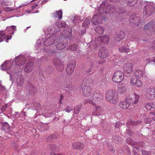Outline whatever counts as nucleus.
<instances>
[{
	"label": "nucleus",
	"instance_id": "1",
	"mask_svg": "<svg viewBox=\"0 0 155 155\" xmlns=\"http://www.w3.org/2000/svg\"><path fill=\"white\" fill-rule=\"evenodd\" d=\"M115 10V8L114 6L109 5L108 2L103 3L101 4L100 6L96 9L95 12L96 14L94 15L92 18V22L93 24L97 25L101 23L102 16L101 15L108 14L109 12H113Z\"/></svg>",
	"mask_w": 155,
	"mask_h": 155
},
{
	"label": "nucleus",
	"instance_id": "2",
	"mask_svg": "<svg viewBox=\"0 0 155 155\" xmlns=\"http://www.w3.org/2000/svg\"><path fill=\"white\" fill-rule=\"evenodd\" d=\"M11 66V62L6 61L1 65V68L2 70H5L7 71V73L10 75V80L12 81V83L16 82L18 84V86L21 87L24 81V79L22 78V73L21 72H16V71L9 72L8 70L10 69Z\"/></svg>",
	"mask_w": 155,
	"mask_h": 155
},
{
	"label": "nucleus",
	"instance_id": "3",
	"mask_svg": "<svg viewBox=\"0 0 155 155\" xmlns=\"http://www.w3.org/2000/svg\"><path fill=\"white\" fill-rule=\"evenodd\" d=\"M16 31V26L12 25L7 27L4 31H0V42L2 41L4 39L7 42L10 40L12 35Z\"/></svg>",
	"mask_w": 155,
	"mask_h": 155
},
{
	"label": "nucleus",
	"instance_id": "4",
	"mask_svg": "<svg viewBox=\"0 0 155 155\" xmlns=\"http://www.w3.org/2000/svg\"><path fill=\"white\" fill-rule=\"evenodd\" d=\"M106 100L112 104H116L118 101V95L115 90L107 91L106 94Z\"/></svg>",
	"mask_w": 155,
	"mask_h": 155
},
{
	"label": "nucleus",
	"instance_id": "5",
	"mask_svg": "<svg viewBox=\"0 0 155 155\" xmlns=\"http://www.w3.org/2000/svg\"><path fill=\"white\" fill-rule=\"evenodd\" d=\"M92 98V99H90L88 101V103L95 106L97 104L100 103L103 99V97L100 94V92L97 91L93 93Z\"/></svg>",
	"mask_w": 155,
	"mask_h": 155
},
{
	"label": "nucleus",
	"instance_id": "6",
	"mask_svg": "<svg viewBox=\"0 0 155 155\" xmlns=\"http://www.w3.org/2000/svg\"><path fill=\"white\" fill-rule=\"evenodd\" d=\"M124 76L123 73L120 71H116L112 77L113 81L115 83H119L124 80Z\"/></svg>",
	"mask_w": 155,
	"mask_h": 155
},
{
	"label": "nucleus",
	"instance_id": "7",
	"mask_svg": "<svg viewBox=\"0 0 155 155\" xmlns=\"http://www.w3.org/2000/svg\"><path fill=\"white\" fill-rule=\"evenodd\" d=\"M26 60L25 56L19 55L15 58L13 61V62L15 63V64L19 67L24 64Z\"/></svg>",
	"mask_w": 155,
	"mask_h": 155
},
{
	"label": "nucleus",
	"instance_id": "8",
	"mask_svg": "<svg viewBox=\"0 0 155 155\" xmlns=\"http://www.w3.org/2000/svg\"><path fill=\"white\" fill-rule=\"evenodd\" d=\"M134 62L130 60L124 64L123 67V70L125 73L130 74L132 71L134 66Z\"/></svg>",
	"mask_w": 155,
	"mask_h": 155
},
{
	"label": "nucleus",
	"instance_id": "9",
	"mask_svg": "<svg viewBox=\"0 0 155 155\" xmlns=\"http://www.w3.org/2000/svg\"><path fill=\"white\" fill-rule=\"evenodd\" d=\"M109 39V37L108 35H104L102 37H98L95 38V43L97 45L99 44H105L107 43Z\"/></svg>",
	"mask_w": 155,
	"mask_h": 155
},
{
	"label": "nucleus",
	"instance_id": "10",
	"mask_svg": "<svg viewBox=\"0 0 155 155\" xmlns=\"http://www.w3.org/2000/svg\"><path fill=\"white\" fill-rule=\"evenodd\" d=\"M130 84L132 86H135L138 87H141L143 84L142 81L134 76L131 77Z\"/></svg>",
	"mask_w": 155,
	"mask_h": 155
},
{
	"label": "nucleus",
	"instance_id": "11",
	"mask_svg": "<svg viewBox=\"0 0 155 155\" xmlns=\"http://www.w3.org/2000/svg\"><path fill=\"white\" fill-rule=\"evenodd\" d=\"M56 36L55 35H51L43 41L44 45L46 46H48L52 45L54 42V44H55L57 41L56 40L57 39L54 40Z\"/></svg>",
	"mask_w": 155,
	"mask_h": 155
},
{
	"label": "nucleus",
	"instance_id": "12",
	"mask_svg": "<svg viewBox=\"0 0 155 155\" xmlns=\"http://www.w3.org/2000/svg\"><path fill=\"white\" fill-rule=\"evenodd\" d=\"M143 13L148 16L150 15L155 12V9L151 5H146L145 7L144 8Z\"/></svg>",
	"mask_w": 155,
	"mask_h": 155
},
{
	"label": "nucleus",
	"instance_id": "13",
	"mask_svg": "<svg viewBox=\"0 0 155 155\" xmlns=\"http://www.w3.org/2000/svg\"><path fill=\"white\" fill-rule=\"evenodd\" d=\"M53 62L56 68L58 71L59 72H62L64 70V66L59 59L53 60Z\"/></svg>",
	"mask_w": 155,
	"mask_h": 155
},
{
	"label": "nucleus",
	"instance_id": "14",
	"mask_svg": "<svg viewBox=\"0 0 155 155\" xmlns=\"http://www.w3.org/2000/svg\"><path fill=\"white\" fill-rule=\"evenodd\" d=\"M134 72L135 77H137L140 78H145L147 76L144 71L143 70H134Z\"/></svg>",
	"mask_w": 155,
	"mask_h": 155
},
{
	"label": "nucleus",
	"instance_id": "15",
	"mask_svg": "<svg viewBox=\"0 0 155 155\" xmlns=\"http://www.w3.org/2000/svg\"><path fill=\"white\" fill-rule=\"evenodd\" d=\"M139 96L135 94L132 95L130 97H127V98H128V100H130L129 102L130 104L132 103L134 104L137 103L139 99Z\"/></svg>",
	"mask_w": 155,
	"mask_h": 155
},
{
	"label": "nucleus",
	"instance_id": "16",
	"mask_svg": "<svg viewBox=\"0 0 155 155\" xmlns=\"http://www.w3.org/2000/svg\"><path fill=\"white\" fill-rule=\"evenodd\" d=\"M73 149L77 150H80L84 147V145L83 143L79 142H75L73 143L72 145Z\"/></svg>",
	"mask_w": 155,
	"mask_h": 155
},
{
	"label": "nucleus",
	"instance_id": "17",
	"mask_svg": "<svg viewBox=\"0 0 155 155\" xmlns=\"http://www.w3.org/2000/svg\"><path fill=\"white\" fill-rule=\"evenodd\" d=\"M130 100L128 98H126V100L120 102V107L123 109H128L129 107L130 104Z\"/></svg>",
	"mask_w": 155,
	"mask_h": 155
},
{
	"label": "nucleus",
	"instance_id": "18",
	"mask_svg": "<svg viewBox=\"0 0 155 155\" xmlns=\"http://www.w3.org/2000/svg\"><path fill=\"white\" fill-rule=\"evenodd\" d=\"M98 55L99 57L102 58H104L107 56V51L105 47L101 48L98 52Z\"/></svg>",
	"mask_w": 155,
	"mask_h": 155
},
{
	"label": "nucleus",
	"instance_id": "19",
	"mask_svg": "<svg viewBox=\"0 0 155 155\" xmlns=\"http://www.w3.org/2000/svg\"><path fill=\"white\" fill-rule=\"evenodd\" d=\"M45 34H51L55 33L59 31L57 28L56 29L54 27H49L48 28H45L43 29Z\"/></svg>",
	"mask_w": 155,
	"mask_h": 155
},
{
	"label": "nucleus",
	"instance_id": "20",
	"mask_svg": "<svg viewBox=\"0 0 155 155\" xmlns=\"http://www.w3.org/2000/svg\"><path fill=\"white\" fill-rule=\"evenodd\" d=\"M118 89L117 91L120 94L125 93L126 91V85L124 84H119L118 85Z\"/></svg>",
	"mask_w": 155,
	"mask_h": 155
},
{
	"label": "nucleus",
	"instance_id": "21",
	"mask_svg": "<svg viewBox=\"0 0 155 155\" xmlns=\"http://www.w3.org/2000/svg\"><path fill=\"white\" fill-rule=\"evenodd\" d=\"M91 91V88L89 86H85L83 89L82 92L85 96H88L90 95Z\"/></svg>",
	"mask_w": 155,
	"mask_h": 155
},
{
	"label": "nucleus",
	"instance_id": "22",
	"mask_svg": "<svg viewBox=\"0 0 155 155\" xmlns=\"http://www.w3.org/2000/svg\"><path fill=\"white\" fill-rule=\"evenodd\" d=\"M33 68V63L31 62L27 64L24 69V71L27 73L31 72Z\"/></svg>",
	"mask_w": 155,
	"mask_h": 155
},
{
	"label": "nucleus",
	"instance_id": "23",
	"mask_svg": "<svg viewBox=\"0 0 155 155\" xmlns=\"http://www.w3.org/2000/svg\"><path fill=\"white\" fill-rule=\"evenodd\" d=\"M147 96L149 98L152 99L155 97V88L153 87L149 89L148 91Z\"/></svg>",
	"mask_w": 155,
	"mask_h": 155
},
{
	"label": "nucleus",
	"instance_id": "24",
	"mask_svg": "<svg viewBox=\"0 0 155 155\" xmlns=\"http://www.w3.org/2000/svg\"><path fill=\"white\" fill-rule=\"evenodd\" d=\"M146 109L147 110H152V111L155 109V102H149L145 105Z\"/></svg>",
	"mask_w": 155,
	"mask_h": 155
},
{
	"label": "nucleus",
	"instance_id": "25",
	"mask_svg": "<svg viewBox=\"0 0 155 155\" xmlns=\"http://www.w3.org/2000/svg\"><path fill=\"white\" fill-rule=\"evenodd\" d=\"M145 29H149L151 31H155V26H154L152 22H149L144 26Z\"/></svg>",
	"mask_w": 155,
	"mask_h": 155
},
{
	"label": "nucleus",
	"instance_id": "26",
	"mask_svg": "<svg viewBox=\"0 0 155 155\" xmlns=\"http://www.w3.org/2000/svg\"><path fill=\"white\" fill-rule=\"evenodd\" d=\"M111 2H119L120 0H109ZM128 4L130 6H133L137 2V0H126Z\"/></svg>",
	"mask_w": 155,
	"mask_h": 155
},
{
	"label": "nucleus",
	"instance_id": "27",
	"mask_svg": "<svg viewBox=\"0 0 155 155\" xmlns=\"http://www.w3.org/2000/svg\"><path fill=\"white\" fill-rule=\"evenodd\" d=\"M150 116L149 118H146L145 119V122L146 123H149L151 122L152 120L151 118L153 119L154 120H155V112H152L150 113Z\"/></svg>",
	"mask_w": 155,
	"mask_h": 155
},
{
	"label": "nucleus",
	"instance_id": "28",
	"mask_svg": "<svg viewBox=\"0 0 155 155\" xmlns=\"http://www.w3.org/2000/svg\"><path fill=\"white\" fill-rule=\"evenodd\" d=\"M75 65V64H71L67 66L66 70L67 73L68 74H70L73 72Z\"/></svg>",
	"mask_w": 155,
	"mask_h": 155
},
{
	"label": "nucleus",
	"instance_id": "29",
	"mask_svg": "<svg viewBox=\"0 0 155 155\" xmlns=\"http://www.w3.org/2000/svg\"><path fill=\"white\" fill-rule=\"evenodd\" d=\"M62 41H60L59 43H58L56 45V48L58 50H60L64 48L66 45V44L63 43Z\"/></svg>",
	"mask_w": 155,
	"mask_h": 155
},
{
	"label": "nucleus",
	"instance_id": "30",
	"mask_svg": "<svg viewBox=\"0 0 155 155\" xmlns=\"http://www.w3.org/2000/svg\"><path fill=\"white\" fill-rule=\"evenodd\" d=\"M124 33L122 32H121L117 35V37L115 38V40L118 41L122 40L124 38Z\"/></svg>",
	"mask_w": 155,
	"mask_h": 155
},
{
	"label": "nucleus",
	"instance_id": "31",
	"mask_svg": "<svg viewBox=\"0 0 155 155\" xmlns=\"http://www.w3.org/2000/svg\"><path fill=\"white\" fill-rule=\"evenodd\" d=\"M132 18V22L135 25H138L140 23V18L138 17L135 16Z\"/></svg>",
	"mask_w": 155,
	"mask_h": 155
},
{
	"label": "nucleus",
	"instance_id": "32",
	"mask_svg": "<svg viewBox=\"0 0 155 155\" xmlns=\"http://www.w3.org/2000/svg\"><path fill=\"white\" fill-rule=\"evenodd\" d=\"M62 12L61 10H60L58 11H56L54 13V16L55 17H58L59 19H61L62 18Z\"/></svg>",
	"mask_w": 155,
	"mask_h": 155
},
{
	"label": "nucleus",
	"instance_id": "33",
	"mask_svg": "<svg viewBox=\"0 0 155 155\" xmlns=\"http://www.w3.org/2000/svg\"><path fill=\"white\" fill-rule=\"evenodd\" d=\"M119 50L122 52L128 53L129 52L130 50L128 47L123 46L119 48Z\"/></svg>",
	"mask_w": 155,
	"mask_h": 155
},
{
	"label": "nucleus",
	"instance_id": "34",
	"mask_svg": "<svg viewBox=\"0 0 155 155\" xmlns=\"http://www.w3.org/2000/svg\"><path fill=\"white\" fill-rule=\"evenodd\" d=\"M91 18L90 17H88L86 19L85 21L83 23L82 26L83 27H87L90 23Z\"/></svg>",
	"mask_w": 155,
	"mask_h": 155
},
{
	"label": "nucleus",
	"instance_id": "35",
	"mask_svg": "<svg viewBox=\"0 0 155 155\" xmlns=\"http://www.w3.org/2000/svg\"><path fill=\"white\" fill-rule=\"evenodd\" d=\"M57 29L60 30L59 28H61L65 27L66 25V24L64 21H60L57 23Z\"/></svg>",
	"mask_w": 155,
	"mask_h": 155
},
{
	"label": "nucleus",
	"instance_id": "36",
	"mask_svg": "<svg viewBox=\"0 0 155 155\" xmlns=\"http://www.w3.org/2000/svg\"><path fill=\"white\" fill-rule=\"evenodd\" d=\"M95 31L98 33L101 34L103 33L104 29L101 27H97L95 28Z\"/></svg>",
	"mask_w": 155,
	"mask_h": 155
},
{
	"label": "nucleus",
	"instance_id": "37",
	"mask_svg": "<svg viewBox=\"0 0 155 155\" xmlns=\"http://www.w3.org/2000/svg\"><path fill=\"white\" fill-rule=\"evenodd\" d=\"M81 108V105H78L75 106L74 108V113L75 114H77L78 111L80 110Z\"/></svg>",
	"mask_w": 155,
	"mask_h": 155
},
{
	"label": "nucleus",
	"instance_id": "38",
	"mask_svg": "<svg viewBox=\"0 0 155 155\" xmlns=\"http://www.w3.org/2000/svg\"><path fill=\"white\" fill-rule=\"evenodd\" d=\"M96 111L95 112L100 114H101V112H102L103 110L102 107H101L99 105H97L96 107Z\"/></svg>",
	"mask_w": 155,
	"mask_h": 155
},
{
	"label": "nucleus",
	"instance_id": "39",
	"mask_svg": "<svg viewBox=\"0 0 155 155\" xmlns=\"http://www.w3.org/2000/svg\"><path fill=\"white\" fill-rule=\"evenodd\" d=\"M126 142L128 144L133 145L135 144V142L130 138H128L126 140Z\"/></svg>",
	"mask_w": 155,
	"mask_h": 155
},
{
	"label": "nucleus",
	"instance_id": "40",
	"mask_svg": "<svg viewBox=\"0 0 155 155\" xmlns=\"http://www.w3.org/2000/svg\"><path fill=\"white\" fill-rule=\"evenodd\" d=\"M142 154L143 155H153L155 151L153 152H149L144 150L142 151Z\"/></svg>",
	"mask_w": 155,
	"mask_h": 155
},
{
	"label": "nucleus",
	"instance_id": "41",
	"mask_svg": "<svg viewBox=\"0 0 155 155\" xmlns=\"http://www.w3.org/2000/svg\"><path fill=\"white\" fill-rule=\"evenodd\" d=\"M133 151L134 155H139L138 153L139 152V148L135 147H133Z\"/></svg>",
	"mask_w": 155,
	"mask_h": 155
},
{
	"label": "nucleus",
	"instance_id": "42",
	"mask_svg": "<svg viewBox=\"0 0 155 155\" xmlns=\"http://www.w3.org/2000/svg\"><path fill=\"white\" fill-rule=\"evenodd\" d=\"M150 58V57L149 56H148L146 57L145 58H144V59L146 61H148V63L150 62V61H153L155 63V58H154L153 59H152Z\"/></svg>",
	"mask_w": 155,
	"mask_h": 155
},
{
	"label": "nucleus",
	"instance_id": "43",
	"mask_svg": "<svg viewBox=\"0 0 155 155\" xmlns=\"http://www.w3.org/2000/svg\"><path fill=\"white\" fill-rule=\"evenodd\" d=\"M77 48V45L75 44L71 45L69 46V48L74 51L76 50Z\"/></svg>",
	"mask_w": 155,
	"mask_h": 155
},
{
	"label": "nucleus",
	"instance_id": "44",
	"mask_svg": "<svg viewBox=\"0 0 155 155\" xmlns=\"http://www.w3.org/2000/svg\"><path fill=\"white\" fill-rule=\"evenodd\" d=\"M0 4L1 5L3 6L8 5V2L6 1H0Z\"/></svg>",
	"mask_w": 155,
	"mask_h": 155
},
{
	"label": "nucleus",
	"instance_id": "45",
	"mask_svg": "<svg viewBox=\"0 0 155 155\" xmlns=\"http://www.w3.org/2000/svg\"><path fill=\"white\" fill-rule=\"evenodd\" d=\"M50 149L52 151H57L56 146L54 145H52L50 146Z\"/></svg>",
	"mask_w": 155,
	"mask_h": 155
},
{
	"label": "nucleus",
	"instance_id": "46",
	"mask_svg": "<svg viewBox=\"0 0 155 155\" xmlns=\"http://www.w3.org/2000/svg\"><path fill=\"white\" fill-rule=\"evenodd\" d=\"M13 9L11 7H5L4 8V10L6 12H10L13 11Z\"/></svg>",
	"mask_w": 155,
	"mask_h": 155
},
{
	"label": "nucleus",
	"instance_id": "47",
	"mask_svg": "<svg viewBox=\"0 0 155 155\" xmlns=\"http://www.w3.org/2000/svg\"><path fill=\"white\" fill-rule=\"evenodd\" d=\"M13 147L14 149L16 151L18 152H19V149L20 147L18 146V145L16 144H14L13 145Z\"/></svg>",
	"mask_w": 155,
	"mask_h": 155
},
{
	"label": "nucleus",
	"instance_id": "48",
	"mask_svg": "<svg viewBox=\"0 0 155 155\" xmlns=\"http://www.w3.org/2000/svg\"><path fill=\"white\" fill-rule=\"evenodd\" d=\"M72 107L71 106H68L66 109H64V111L68 113H69L72 110Z\"/></svg>",
	"mask_w": 155,
	"mask_h": 155
},
{
	"label": "nucleus",
	"instance_id": "49",
	"mask_svg": "<svg viewBox=\"0 0 155 155\" xmlns=\"http://www.w3.org/2000/svg\"><path fill=\"white\" fill-rule=\"evenodd\" d=\"M121 126V124L120 122H117L115 124L116 128H118Z\"/></svg>",
	"mask_w": 155,
	"mask_h": 155
},
{
	"label": "nucleus",
	"instance_id": "50",
	"mask_svg": "<svg viewBox=\"0 0 155 155\" xmlns=\"http://www.w3.org/2000/svg\"><path fill=\"white\" fill-rule=\"evenodd\" d=\"M36 44L38 46L41 45V40L40 39H38L36 41Z\"/></svg>",
	"mask_w": 155,
	"mask_h": 155
},
{
	"label": "nucleus",
	"instance_id": "51",
	"mask_svg": "<svg viewBox=\"0 0 155 155\" xmlns=\"http://www.w3.org/2000/svg\"><path fill=\"white\" fill-rule=\"evenodd\" d=\"M7 104H5L3 106H2V108H1V110L2 111H4L5 110V109L7 107Z\"/></svg>",
	"mask_w": 155,
	"mask_h": 155
},
{
	"label": "nucleus",
	"instance_id": "52",
	"mask_svg": "<svg viewBox=\"0 0 155 155\" xmlns=\"http://www.w3.org/2000/svg\"><path fill=\"white\" fill-rule=\"evenodd\" d=\"M38 5V4H35L34 5H33V6H32L31 8L32 9H34L35 8L37 7Z\"/></svg>",
	"mask_w": 155,
	"mask_h": 155
},
{
	"label": "nucleus",
	"instance_id": "53",
	"mask_svg": "<svg viewBox=\"0 0 155 155\" xmlns=\"http://www.w3.org/2000/svg\"><path fill=\"white\" fill-rule=\"evenodd\" d=\"M152 48L154 49L155 51V40L152 43Z\"/></svg>",
	"mask_w": 155,
	"mask_h": 155
},
{
	"label": "nucleus",
	"instance_id": "54",
	"mask_svg": "<svg viewBox=\"0 0 155 155\" xmlns=\"http://www.w3.org/2000/svg\"><path fill=\"white\" fill-rule=\"evenodd\" d=\"M63 99V96L62 95H61V97H60V100L59 101V102H60V103L61 104H62L61 101H62V100Z\"/></svg>",
	"mask_w": 155,
	"mask_h": 155
},
{
	"label": "nucleus",
	"instance_id": "55",
	"mask_svg": "<svg viewBox=\"0 0 155 155\" xmlns=\"http://www.w3.org/2000/svg\"><path fill=\"white\" fill-rule=\"evenodd\" d=\"M141 121H138V122H134L133 123L134 125H137L139 124L141 122Z\"/></svg>",
	"mask_w": 155,
	"mask_h": 155
},
{
	"label": "nucleus",
	"instance_id": "56",
	"mask_svg": "<svg viewBox=\"0 0 155 155\" xmlns=\"http://www.w3.org/2000/svg\"><path fill=\"white\" fill-rule=\"evenodd\" d=\"M47 2V1L46 0H43L41 2L42 4H45L46 2Z\"/></svg>",
	"mask_w": 155,
	"mask_h": 155
},
{
	"label": "nucleus",
	"instance_id": "57",
	"mask_svg": "<svg viewBox=\"0 0 155 155\" xmlns=\"http://www.w3.org/2000/svg\"><path fill=\"white\" fill-rule=\"evenodd\" d=\"M52 155H63V154H60V153H54L52 154Z\"/></svg>",
	"mask_w": 155,
	"mask_h": 155
},
{
	"label": "nucleus",
	"instance_id": "58",
	"mask_svg": "<svg viewBox=\"0 0 155 155\" xmlns=\"http://www.w3.org/2000/svg\"><path fill=\"white\" fill-rule=\"evenodd\" d=\"M39 107H40V105L39 104H38L37 105V106L36 107V108H35L36 110H38V108H39Z\"/></svg>",
	"mask_w": 155,
	"mask_h": 155
},
{
	"label": "nucleus",
	"instance_id": "59",
	"mask_svg": "<svg viewBox=\"0 0 155 155\" xmlns=\"http://www.w3.org/2000/svg\"><path fill=\"white\" fill-rule=\"evenodd\" d=\"M26 4H21V5L19 6V8H21V7H23L25 5H26Z\"/></svg>",
	"mask_w": 155,
	"mask_h": 155
},
{
	"label": "nucleus",
	"instance_id": "60",
	"mask_svg": "<svg viewBox=\"0 0 155 155\" xmlns=\"http://www.w3.org/2000/svg\"><path fill=\"white\" fill-rule=\"evenodd\" d=\"M26 12L28 14L32 13V12H31V11L29 10H27Z\"/></svg>",
	"mask_w": 155,
	"mask_h": 155
},
{
	"label": "nucleus",
	"instance_id": "61",
	"mask_svg": "<svg viewBox=\"0 0 155 155\" xmlns=\"http://www.w3.org/2000/svg\"><path fill=\"white\" fill-rule=\"evenodd\" d=\"M3 89H4V88H3L0 85V91H2Z\"/></svg>",
	"mask_w": 155,
	"mask_h": 155
},
{
	"label": "nucleus",
	"instance_id": "62",
	"mask_svg": "<svg viewBox=\"0 0 155 155\" xmlns=\"http://www.w3.org/2000/svg\"><path fill=\"white\" fill-rule=\"evenodd\" d=\"M30 28V27H28L26 29H25V30H24V31H25V32H26V30H27V29H28V28Z\"/></svg>",
	"mask_w": 155,
	"mask_h": 155
},
{
	"label": "nucleus",
	"instance_id": "63",
	"mask_svg": "<svg viewBox=\"0 0 155 155\" xmlns=\"http://www.w3.org/2000/svg\"><path fill=\"white\" fill-rule=\"evenodd\" d=\"M114 139V138H113V139L114 140V142H115V140L116 139Z\"/></svg>",
	"mask_w": 155,
	"mask_h": 155
},
{
	"label": "nucleus",
	"instance_id": "64",
	"mask_svg": "<svg viewBox=\"0 0 155 155\" xmlns=\"http://www.w3.org/2000/svg\"><path fill=\"white\" fill-rule=\"evenodd\" d=\"M153 155H155V152L154 153Z\"/></svg>",
	"mask_w": 155,
	"mask_h": 155
}]
</instances>
